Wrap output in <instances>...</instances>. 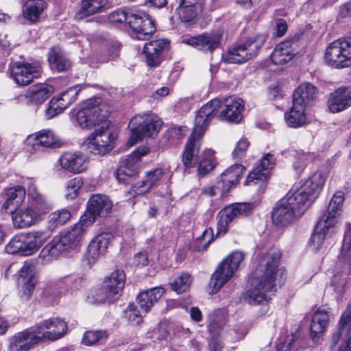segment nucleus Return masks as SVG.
<instances>
[{"label":"nucleus","instance_id":"obj_1","mask_svg":"<svg viewBox=\"0 0 351 351\" xmlns=\"http://www.w3.org/2000/svg\"><path fill=\"white\" fill-rule=\"evenodd\" d=\"M280 251L272 247L258 254L254 261V270L250 279V288L244 298L250 304H256L270 298L276 291L277 285H280L286 276L284 267H280Z\"/></svg>","mask_w":351,"mask_h":351},{"label":"nucleus","instance_id":"obj_2","mask_svg":"<svg viewBox=\"0 0 351 351\" xmlns=\"http://www.w3.org/2000/svg\"><path fill=\"white\" fill-rule=\"evenodd\" d=\"M117 134L110 120L96 128L84 141L83 145L90 153L103 156L110 152L114 147Z\"/></svg>","mask_w":351,"mask_h":351},{"label":"nucleus","instance_id":"obj_3","mask_svg":"<svg viewBox=\"0 0 351 351\" xmlns=\"http://www.w3.org/2000/svg\"><path fill=\"white\" fill-rule=\"evenodd\" d=\"M267 36L258 34L249 37L240 45L229 49L223 56L227 64H242L256 56L258 50L263 46Z\"/></svg>","mask_w":351,"mask_h":351},{"label":"nucleus","instance_id":"obj_4","mask_svg":"<svg viewBox=\"0 0 351 351\" xmlns=\"http://www.w3.org/2000/svg\"><path fill=\"white\" fill-rule=\"evenodd\" d=\"M162 124V121L154 114H136L129 123L131 130L130 140L135 143L143 138H154L158 135Z\"/></svg>","mask_w":351,"mask_h":351},{"label":"nucleus","instance_id":"obj_5","mask_svg":"<svg viewBox=\"0 0 351 351\" xmlns=\"http://www.w3.org/2000/svg\"><path fill=\"white\" fill-rule=\"evenodd\" d=\"M47 234L44 231L30 232L25 235L14 237L6 245L9 254L21 253L29 256L36 252L47 241Z\"/></svg>","mask_w":351,"mask_h":351},{"label":"nucleus","instance_id":"obj_6","mask_svg":"<svg viewBox=\"0 0 351 351\" xmlns=\"http://www.w3.org/2000/svg\"><path fill=\"white\" fill-rule=\"evenodd\" d=\"M243 258L244 254L241 252L235 251L221 262L210 278V287L213 289V293L220 290L234 276Z\"/></svg>","mask_w":351,"mask_h":351},{"label":"nucleus","instance_id":"obj_7","mask_svg":"<svg viewBox=\"0 0 351 351\" xmlns=\"http://www.w3.org/2000/svg\"><path fill=\"white\" fill-rule=\"evenodd\" d=\"M324 60L326 64L342 69L351 66V39H338L326 48Z\"/></svg>","mask_w":351,"mask_h":351},{"label":"nucleus","instance_id":"obj_8","mask_svg":"<svg viewBox=\"0 0 351 351\" xmlns=\"http://www.w3.org/2000/svg\"><path fill=\"white\" fill-rule=\"evenodd\" d=\"M149 152L147 146L143 145L136 148L131 154L123 158L117 169L115 176L119 182L130 184L138 176L139 160L141 157Z\"/></svg>","mask_w":351,"mask_h":351},{"label":"nucleus","instance_id":"obj_9","mask_svg":"<svg viewBox=\"0 0 351 351\" xmlns=\"http://www.w3.org/2000/svg\"><path fill=\"white\" fill-rule=\"evenodd\" d=\"M254 208V204L246 202L234 203L226 206L217 215V236L225 234L229 225L236 218L247 215Z\"/></svg>","mask_w":351,"mask_h":351},{"label":"nucleus","instance_id":"obj_10","mask_svg":"<svg viewBox=\"0 0 351 351\" xmlns=\"http://www.w3.org/2000/svg\"><path fill=\"white\" fill-rule=\"evenodd\" d=\"M128 25L138 40H147L156 30L152 16L141 10H129Z\"/></svg>","mask_w":351,"mask_h":351},{"label":"nucleus","instance_id":"obj_11","mask_svg":"<svg viewBox=\"0 0 351 351\" xmlns=\"http://www.w3.org/2000/svg\"><path fill=\"white\" fill-rule=\"evenodd\" d=\"M330 348L332 351H351V304L341 316L338 330L332 336Z\"/></svg>","mask_w":351,"mask_h":351},{"label":"nucleus","instance_id":"obj_12","mask_svg":"<svg viewBox=\"0 0 351 351\" xmlns=\"http://www.w3.org/2000/svg\"><path fill=\"white\" fill-rule=\"evenodd\" d=\"M12 77L19 86H26L38 79L43 73L42 67L35 63L16 62L10 66Z\"/></svg>","mask_w":351,"mask_h":351},{"label":"nucleus","instance_id":"obj_13","mask_svg":"<svg viewBox=\"0 0 351 351\" xmlns=\"http://www.w3.org/2000/svg\"><path fill=\"white\" fill-rule=\"evenodd\" d=\"M43 341L39 328L32 326L16 333L10 340V351H29L39 342Z\"/></svg>","mask_w":351,"mask_h":351},{"label":"nucleus","instance_id":"obj_14","mask_svg":"<svg viewBox=\"0 0 351 351\" xmlns=\"http://www.w3.org/2000/svg\"><path fill=\"white\" fill-rule=\"evenodd\" d=\"M112 202L105 195L95 194L91 196L87 203V210L81 219L89 226L97 217H106L112 209Z\"/></svg>","mask_w":351,"mask_h":351},{"label":"nucleus","instance_id":"obj_15","mask_svg":"<svg viewBox=\"0 0 351 351\" xmlns=\"http://www.w3.org/2000/svg\"><path fill=\"white\" fill-rule=\"evenodd\" d=\"M318 89L310 82L300 84L292 95L293 106L289 110L301 108L305 110L313 106L317 99Z\"/></svg>","mask_w":351,"mask_h":351},{"label":"nucleus","instance_id":"obj_16","mask_svg":"<svg viewBox=\"0 0 351 351\" xmlns=\"http://www.w3.org/2000/svg\"><path fill=\"white\" fill-rule=\"evenodd\" d=\"M38 282L36 264L32 260L25 261L19 271L18 283L21 289V297L29 300Z\"/></svg>","mask_w":351,"mask_h":351},{"label":"nucleus","instance_id":"obj_17","mask_svg":"<svg viewBox=\"0 0 351 351\" xmlns=\"http://www.w3.org/2000/svg\"><path fill=\"white\" fill-rule=\"evenodd\" d=\"M61 168L73 174L86 171L89 166V158L81 152H66L58 159Z\"/></svg>","mask_w":351,"mask_h":351},{"label":"nucleus","instance_id":"obj_18","mask_svg":"<svg viewBox=\"0 0 351 351\" xmlns=\"http://www.w3.org/2000/svg\"><path fill=\"white\" fill-rule=\"evenodd\" d=\"M223 34L220 31L205 32L183 40V43L204 52L213 53L220 45Z\"/></svg>","mask_w":351,"mask_h":351},{"label":"nucleus","instance_id":"obj_19","mask_svg":"<svg viewBox=\"0 0 351 351\" xmlns=\"http://www.w3.org/2000/svg\"><path fill=\"white\" fill-rule=\"evenodd\" d=\"M206 1V0H180L177 8L179 19L188 25L195 23L204 10Z\"/></svg>","mask_w":351,"mask_h":351},{"label":"nucleus","instance_id":"obj_20","mask_svg":"<svg viewBox=\"0 0 351 351\" xmlns=\"http://www.w3.org/2000/svg\"><path fill=\"white\" fill-rule=\"evenodd\" d=\"M24 184L27 190V206L31 207V209H33L43 218V216L51 209L49 202L44 195L38 191L34 180L27 179Z\"/></svg>","mask_w":351,"mask_h":351},{"label":"nucleus","instance_id":"obj_21","mask_svg":"<svg viewBox=\"0 0 351 351\" xmlns=\"http://www.w3.org/2000/svg\"><path fill=\"white\" fill-rule=\"evenodd\" d=\"M101 111H71L69 117L73 123L82 129L89 130L98 128L103 122L109 119L101 113Z\"/></svg>","mask_w":351,"mask_h":351},{"label":"nucleus","instance_id":"obj_22","mask_svg":"<svg viewBox=\"0 0 351 351\" xmlns=\"http://www.w3.org/2000/svg\"><path fill=\"white\" fill-rule=\"evenodd\" d=\"M170 42L167 39L152 40L144 45L143 53L145 62L149 67L158 66L163 60V53L169 48Z\"/></svg>","mask_w":351,"mask_h":351},{"label":"nucleus","instance_id":"obj_23","mask_svg":"<svg viewBox=\"0 0 351 351\" xmlns=\"http://www.w3.org/2000/svg\"><path fill=\"white\" fill-rule=\"evenodd\" d=\"M35 326L39 328L43 341L57 340L62 337L67 331L66 322L57 317L46 319Z\"/></svg>","mask_w":351,"mask_h":351},{"label":"nucleus","instance_id":"obj_24","mask_svg":"<svg viewBox=\"0 0 351 351\" xmlns=\"http://www.w3.org/2000/svg\"><path fill=\"white\" fill-rule=\"evenodd\" d=\"M302 217L315 200L299 185H295L284 197Z\"/></svg>","mask_w":351,"mask_h":351},{"label":"nucleus","instance_id":"obj_25","mask_svg":"<svg viewBox=\"0 0 351 351\" xmlns=\"http://www.w3.org/2000/svg\"><path fill=\"white\" fill-rule=\"evenodd\" d=\"M300 217L301 216L285 198L278 203L271 215L273 223L280 227L287 226Z\"/></svg>","mask_w":351,"mask_h":351},{"label":"nucleus","instance_id":"obj_26","mask_svg":"<svg viewBox=\"0 0 351 351\" xmlns=\"http://www.w3.org/2000/svg\"><path fill=\"white\" fill-rule=\"evenodd\" d=\"M25 143L31 147L34 152L40 151L41 147H54L60 146L58 138L49 130H43L27 136Z\"/></svg>","mask_w":351,"mask_h":351},{"label":"nucleus","instance_id":"obj_27","mask_svg":"<svg viewBox=\"0 0 351 351\" xmlns=\"http://www.w3.org/2000/svg\"><path fill=\"white\" fill-rule=\"evenodd\" d=\"M88 226L84 219H80V221L71 228L62 231L57 239L64 250L71 248L80 243Z\"/></svg>","mask_w":351,"mask_h":351},{"label":"nucleus","instance_id":"obj_28","mask_svg":"<svg viewBox=\"0 0 351 351\" xmlns=\"http://www.w3.org/2000/svg\"><path fill=\"white\" fill-rule=\"evenodd\" d=\"M53 90V86L49 84H35L31 86L24 95L25 103L29 106L38 107L50 97Z\"/></svg>","mask_w":351,"mask_h":351},{"label":"nucleus","instance_id":"obj_29","mask_svg":"<svg viewBox=\"0 0 351 351\" xmlns=\"http://www.w3.org/2000/svg\"><path fill=\"white\" fill-rule=\"evenodd\" d=\"M10 212L14 226L19 228L29 227L42 219L36 212L27 206L14 209Z\"/></svg>","mask_w":351,"mask_h":351},{"label":"nucleus","instance_id":"obj_30","mask_svg":"<svg viewBox=\"0 0 351 351\" xmlns=\"http://www.w3.org/2000/svg\"><path fill=\"white\" fill-rule=\"evenodd\" d=\"M47 5L44 0H27L22 6V15L29 24H36L41 21Z\"/></svg>","mask_w":351,"mask_h":351},{"label":"nucleus","instance_id":"obj_31","mask_svg":"<svg viewBox=\"0 0 351 351\" xmlns=\"http://www.w3.org/2000/svg\"><path fill=\"white\" fill-rule=\"evenodd\" d=\"M298 38L293 37L278 45L271 54L272 62L275 64H283L288 62L295 54V52L291 48L293 45L296 44Z\"/></svg>","mask_w":351,"mask_h":351},{"label":"nucleus","instance_id":"obj_32","mask_svg":"<svg viewBox=\"0 0 351 351\" xmlns=\"http://www.w3.org/2000/svg\"><path fill=\"white\" fill-rule=\"evenodd\" d=\"M343 202V193L341 191L336 192L330 202L326 213L321 219L327 221L330 225L336 226L342 211Z\"/></svg>","mask_w":351,"mask_h":351},{"label":"nucleus","instance_id":"obj_33","mask_svg":"<svg viewBox=\"0 0 351 351\" xmlns=\"http://www.w3.org/2000/svg\"><path fill=\"white\" fill-rule=\"evenodd\" d=\"M329 110H344L351 106V90L346 87L337 88L330 94Z\"/></svg>","mask_w":351,"mask_h":351},{"label":"nucleus","instance_id":"obj_34","mask_svg":"<svg viewBox=\"0 0 351 351\" xmlns=\"http://www.w3.org/2000/svg\"><path fill=\"white\" fill-rule=\"evenodd\" d=\"M6 199L2 208L5 210L12 211L19 208L23 203L25 198V189L21 186H15L5 189Z\"/></svg>","mask_w":351,"mask_h":351},{"label":"nucleus","instance_id":"obj_35","mask_svg":"<svg viewBox=\"0 0 351 351\" xmlns=\"http://www.w3.org/2000/svg\"><path fill=\"white\" fill-rule=\"evenodd\" d=\"M79 10L75 12L74 19L81 21L89 16L102 12L104 7L103 0H81Z\"/></svg>","mask_w":351,"mask_h":351},{"label":"nucleus","instance_id":"obj_36","mask_svg":"<svg viewBox=\"0 0 351 351\" xmlns=\"http://www.w3.org/2000/svg\"><path fill=\"white\" fill-rule=\"evenodd\" d=\"M335 226L330 225L327 221L319 219L315 227L309 243L310 246L315 251L319 250L324 245L325 240L330 234V230Z\"/></svg>","mask_w":351,"mask_h":351},{"label":"nucleus","instance_id":"obj_37","mask_svg":"<svg viewBox=\"0 0 351 351\" xmlns=\"http://www.w3.org/2000/svg\"><path fill=\"white\" fill-rule=\"evenodd\" d=\"M201 138L190 136L182 154V162L185 167H195L198 160V153L201 146Z\"/></svg>","mask_w":351,"mask_h":351},{"label":"nucleus","instance_id":"obj_38","mask_svg":"<svg viewBox=\"0 0 351 351\" xmlns=\"http://www.w3.org/2000/svg\"><path fill=\"white\" fill-rule=\"evenodd\" d=\"M162 287H154L142 291L137 298V304L144 314H146L164 294Z\"/></svg>","mask_w":351,"mask_h":351},{"label":"nucleus","instance_id":"obj_39","mask_svg":"<svg viewBox=\"0 0 351 351\" xmlns=\"http://www.w3.org/2000/svg\"><path fill=\"white\" fill-rule=\"evenodd\" d=\"M275 165V159L271 154H266L261 160L259 165L252 172H250L246 180L245 184L247 185L254 180H263L267 177L269 169Z\"/></svg>","mask_w":351,"mask_h":351},{"label":"nucleus","instance_id":"obj_40","mask_svg":"<svg viewBox=\"0 0 351 351\" xmlns=\"http://www.w3.org/2000/svg\"><path fill=\"white\" fill-rule=\"evenodd\" d=\"M325 182L326 178L323 173L320 171H316L299 186L316 199L322 191Z\"/></svg>","mask_w":351,"mask_h":351},{"label":"nucleus","instance_id":"obj_41","mask_svg":"<svg viewBox=\"0 0 351 351\" xmlns=\"http://www.w3.org/2000/svg\"><path fill=\"white\" fill-rule=\"evenodd\" d=\"M184 126H173L169 128L160 138V144L164 147H171L180 144L187 133Z\"/></svg>","mask_w":351,"mask_h":351},{"label":"nucleus","instance_id":"obj_42","mask_svg":"<svg viewBox=\"0 0 351 351\" xmlns=\"http://www.w3.org/2000/svg\"><path fill=\"white\" fill-rule=\"evenodd\" d=\"M244 171L245 167L241 164H235L226 169L221 176L223 189L228 191L232 186H235Z\"/></svg>","mask_w":351,"mask_h":351},{"label":"nucleus","instance_id":"obj_43","mask_svg":"<svg viewBox=\"0 0 351 351\" xmlns=\"http://www.w3.org/2000/svg\"><path fill=\"white\" fill-rule=\"evenodd\" d=\"M125 282V275L122 270H115L104 282L109 296L119 295Z\"/></svg>","mask_w":351,"mask_h":351},{"label":"nucleus","instance_id":"obj_44","mask_svg":"<svg viewBox=\"0 0 351 351\" xmlns=\"http://www.w3.org/2000/svg\"><path fill=\"white\" fill-rule=\"evenodd\" d=\"M48 60L51 68L58 72L67 71L71 66V61L65 57L58 47H52L48 53Z\"/></svg>","mask_w":351,"mask_h":351},{"label":"nucleus","instance_id":"obj_45","mask_svg":"<svg viewBox=\"0 0 351 351\" xmlns=\"http://www.w3.org/2000/svg\"><path fill=\"white\" fill-rule=\"evenodd\" d=\"M215 111H197L195 118L193 132L191 136L201 138L208 128L210 121L215 117Z\"/></svg>","mask_w":351,"mask_h":351},{"label":"nucleus","instance_id":"obj_46","mask_svg":"<svg viewBox=\"0 0 351 351\" xmlns=\"http://www.w3.org/2000/svg\"><path fill=\"white\" fill-rule=\"evenodd\" d=\"M77 93H73L72 90L62 92L60 95L53 96L47 110H66L76 99Z\"/></svg>","mask_w":351,"mask_h":351},{"label":"nucleus","instance_id":"obj_47","mask_svg":"<svg viewBox=\"0 0 351 351\" xmlns=\"http://www.w3.org/2000/svg\"><path fill=\"white\" fill-rule=\"evenodd\" d=\"M328 320L329 315L325 311L318 310L314 313L310 327L311 336L313 339L325 330Z\"/></svg>","mask_w":351,"mask_h":351},{"label":"nucleus","instance_id":"obj_48","mask_svg":"<svg viewBox=\"0 0 351 351\" xmlns=\"http://www.w3.org/2000/svg\"><path fill=\"white\" fill-rule=\"evenodd\" d=\"M77 280L75 276L69 275L60 278L56 280L49 281L45 289L53 293L64 294L69 287Z\"/></svg>","mask_w":351,"mask_h":351},{"label":"nucleus","instance_id":"obj_49","mask_svg":"<svg viewBox=\"0 0 351 351\" xmlns=\"http://www.w3.org/2000/svg\"><path fill=\"white\" fill-rule=\"evenodd\" d=\"M64 250L57 238H54L47 243L40 251V258L44 262H49L58 257L62 251Z\"/></svg>","mask_w":351,"mask_h":351},{"label":"nucleus","instance_id":"obj_50","mask_svg":"<svg viewBox=\"0 0 351 351\" xmlns=\"http://www.w3.org/2000/svg\"><path fill=\"white\" fill-rule=\"evenodd\" d=\"M284 117L286 124L293 128L302 127L308 122L305 111H286Z\"/></svg>","mask_w":351,"mask_h":351},{"label":"nucleus","instance_id":"obj_51","mask_svg":"<svg viewBox=\"0 0 351 351\" xmlns=\"http://www.w3.org/2000/svg\"><path fill=\"white\" fill-rule=\"evenodd\" d=\"M108 337V333L105 330H87L83 335L82 343L86 346H95L105 341Z\"/></svg>","mask_w":351,"mask_h":351},{"label":"nucleus","instance_id":"obj_52","mask_svg":"<svg viewBox=\"0 0 351 351\" xmlns=\"http://www.w3.org/2000/svg\"><path fill=\"white\" fill-rule=\"evenodd\" d=\"M339 261L343 262L345 265L348 266V269L351 272V226H348L345 232Z\"/></svg>","mask_w":351,"mask_h":351},{"label":"nucleus","instance_id":"obj_53","mask_svg":"<svg viewBox=\"0 0 351 351\" xmlns=\"http://www.w3.org/2000/svg\"><path fill=\"white\" fill-rule=\"evenodd\" d=\"M71 213L66 209H60L53 212L49 216V222L53 228L65 224L70 219Z\"/></svg>","mask_w":351,"mask_h":351},{"label":"nucleus","instance_id":"obj_54","mask_svg":"<svg viewBox=\"0 0 351 351\" xmlns=\"http://www.w3.org/2000/svg\"><path fill=\"white\" fill-rule=\"evenodd\" d=\"M192 278L190 275L186 273L182 274L171 283V289L177 293L185 292L190 287Z\"/></svg>","mask_w":351,"mask_h":351},{"label":"nucleus","instance_id":"obj_55","mask_svg":"<svg viewBox=\"0 0 351 351\" xmlns=\"http://www.w3.org/2000/svg\"><path fill=\"white\" fill-rule=\"evenodd\" d=\"M302 341L294 334L288 335L283 341L277 344L275 351H293L298 350L297 347L300 346Z\"/></svg>","mask_w":351,"mask_h":351},{"label":"nucleus","instance_id":"obj_56","mask_svg":"<svg viewBox=\"0 0 351 351\" xmlns=\"http://www.w3.org/2000/svg\"><path fill=\"white\" fill-rule=\"evenodd\" d=\"M215 116L221 121L234 124L239 123L243 118L241 111H215Z\"/></svg>","mask_w":351,"mask_h":351},{"label":"nucleus","instance_id":"obj_57","mask_svg":"<svg viewBox=\"0 0 351 351\" xmlns=\"http://www.w3.org/2000/svg\"><path fill=\"white\" fill-rule=\"evenodd\" d=\"M83 184L82 178L80 177L73 178L66 182V197L67 199H74L78 195Z\"/></svg>","mask_w":351,"mask_h":351},{"label":"nucleus","instance_id":"obj_58","mask_svg":"<svg viewBox=\"0 0 351 351\" xmlns=\"http://www.w3.org/2000/svg\"><path fill=\"white\" fill-rule=\"evenodd\" d=\"M143 314L144 313L142 312L141 309L138 310L133 303L130 304L125 311V318L134 324L141 322Z\"/></svg>","mask_w":351,"mask_h":351},{"label":"nucleus","instance_id":"obj_59","mask_svg":"<svg viewBox=\"0 0 351 351\" xmlns=\"http://www.w3.org/2000/svg\"><path fill=\"white\" fill-rule=\"evenodd\" d=\"M163 174L164 171L162 169L156 168L147 171L144 180L147 182V184L152 189L154 186L158 184L163 176Z\"/></svg>","mask_w":351,"mask_h":351},{"label":"nucleus","instance_id":"obj_60","mask_svg":"<svg viewBox=\"0 0 351 351\" xmlns=\"http://www.w3.org/2000/svg\"><path fill=\"white\" fill-rule=\"evenodd\" d=\"M250 146V142L245 137H242L237 142L232 157L234 159H241L245 156L246 152Z\"/></svg>","mask_w":351,"mask_h":351},{"label":"nucleus","instance_id":"obj_61","mask_svg":"<svg viewBox=\"0 0 351 351\" xmlns=\"http://www.w3.org/2000/svg\"><path fill=\"white\" fill-rule=\"evenodd\" d=\"M217 162L213 158L202 159L197 167V173L200 177H204L211 172L216 167Z\"/></svg>","mask_w":351,"mask_h":351},{"label":"nucleus","instance_id":"obj_62","mask_svg":"<svg viewBox=\"0 0 351 351\" xmlns=\"http://www.w3.org/2000/svg\"><path fill=\"white\" fill-rule=\"evenodd\" d=\"M223 104L226 107L225 110H243L245 106L243 100L236 96L224 98Z\"/></svg>","mask_w":351,"mask_h":351},{"label":"nucleus","instance_id":"obj_63","mask_svg":"<svg viewBox=\"0 0 351 351\" xmlns=\"http://www.w3.org/2000/svg\"><path fill=\"white\" fill-rule=\"evenodd\" d=\"M129 10H117L112 12L108 16L111 23H125L128 25L129 22Z\"/></svg>","mask_w":351,"mask_h":351},{"label":"nucleus","instance_id":"obj_64","mask_svg":"<svg viewBox=\"0 0 351 351\" xmlns=\"http://www.w3.org/2000/svg\"><path fill=\"white\" fill-rule=\"evenodd\" d=\"M112 239V235L108 232H104L98 234L95 238L97 244H98L97 247L100 250V251H104L105 253Z\"/></svg>","mask_w":351,"mask_h":351}]
</instances>
